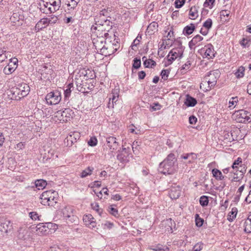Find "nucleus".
<instances>
[{
	"instance_id": "f257e3e1",
	"label": "nucleus",
	"mask_w": 251,
	"mask_h": 251,
	"mask_svg": "<svg viewBox=\"0 0 251 251\" xmlns=\"http://www.w3.org/2000/svg\"><path fill=\"white\" fill-rule=\"evenodd\" d=\"M176 161L175 154H169L159 164V171L163 174H173L176 171L175 164Z\"/></svg>"
},
{
	"instance_id": "f03ea898",
	"label": "nucleus",
	"mask_w": 251,
	"mask_h": 251,
	"mask_svg": "<svg viewBox=\"0 0 251 251\" xmlns=\"http://www.w3.org/2000/svg\"><path fill=\"white\" fill-rule=\"evenodd\" d=\"M57 193L50 190L44 192L40 196L41 203L44 205L53 206L57 202Z\"/></svg>"
},
{
	"instance_id": "7ed1b4c3",
	"label": "nucleus",
	"mask_w": 251,
	"mask_h": 251,
	"mask_svg": "<svg viewBox=\"0 0 251 251\" xmlns=\"http://www.w3.org/2000/svg\"><path fill=\"white\" fill-rule=\"evenodd\" d=\"M131 156V154L130 153V148L123 147L121 150L118 151L117 159L122 164H125L129 161V158Z\"/></svg>"
},
{
	"instance_id": "20e7f679",
	"label": "nucleus",
	"mask_w": 251,
	"mask_h": 251,
	"mask_svg": "<svg viewBox=\"0 0 251 251\" xmlns=\"http://www.w3.org/2000/svg\"><path fill=\"white\" fill-rule=\"evenodd\" d=\"M74 209L71 206H66L62 209L63 217L71 223H74L77 221V217L74 215Z\"/></svg>"
},
{
	"instance_id": "39448f33",
	"label": "nucleus",
	"mask_w": 251,
	"mask_h": 251,
	"mask_svg": "<svg viewBox=\"0 0 251 251\" xmlns=\"http://www.w3.org/2000/svg\"><path fill=\"white\" fill-rule=\"evenodd\" d=\"M45 99L49 104L55 105L60 102L61 97L58 91L51 92L46 95Z\"/></svg>"
},
{
	"instance_id": "423d86ee",
	"label": "nucleus",
	"mask_w": 251,
	"mask_h": 251,
	"mask_svg": "<svg viewBox=\"0 0 251 251\" xmlns=\"http://www.w3.org/2000/svg\"><path fill=\"white\" fill-rule=\"evenodd\" d=\"M105 47L102 50L100 53L105 56L113 54L117 50V45L116 44L105 43Z\"/></svg>"
},
{
	"instance_id": "0eeeda50",
	"label": "nucleus",
	"mask_w": 251,
	"mask_h": 251,
	"mask_svg": "<svg viewBox=\"0 0 251 251\" xmlns=\"http://www.w3.org/2000/svg\"><path fill=\"white\" fill-rule=\"evenodd\" d=\"M96 36V38L94 37L93 38V43L96 49L97 50V51L98 52L99 50H100L101 53L102 50L105 47V43H106L105 41L106 39H104V37H100L99 35Z\"/></svg>"
},
{
	"instance_id": "6e6552de",
	"label": "nucleus",
	"mask_w": 251,
	"mask_h": 251,
	"mask_svg": "<svg viewBox=\"0 0 251 251\" xmlns=\"http://www.w3.org/2000/svg\"><path fill=\"white\" fill-rule=\"evenodd\" d=\"M72 110L70 108H66L63 111L58 110L56 112V117L60 118V120L67 121L72 117Z\"/></svg>"
},
{
	"instance_id": "1a4fd4ad",
	"label": "nucleus",
	"mask_w": 251,
	"mask_h": 251,
	"mask_svg": "<svg viewBox=\"0 0 251 251\" xmlns=\"http://www.w3.org/2000/svg\"><path fill=\"white\" fill-rule=\"evenodd\" d=\"M106 145L111 152L116 150L120 145L117 138L114 136L106 138Z\"/></svg>"
},
{
	"instance_id": "9d476101",
	"label": "nucleus",
	"mask_w": 251,
	"mask_h": 251,
	"mask_svg": "<svg viewBox=\"0 0 251 251\" xmlns=\"http://www.w3.org/2000/svg\"><path fill=\"white\" fill-rule=\"evenodd\" d=\"M112 27V23L109 20H108L107 19L105 21L104 23H103V24L102 25H99V26H95L92 25L91 27V30L92 31L94 30H97L98 28H99V31H103L104 30L105 31H109V30L111 29Z\"/></svg>"
},
{
	"instance_id": "9b49d317",
	"label": "nucleus",
	"mask_w": 251,
	"mask_h": 251,
	"mask_svg": "<svg viewBox=\"0 0 251 251\" xmlns=\"http://www.w3.org/2000/svg\"><path fill=\"white\" fill-rule=\"evenodd\" d=\"M119 90L118 89H114L112 93L110 94L109 98V102L107 104V107L109 108L114 107V103L118 100L119 98Z\"/></svg>"
},
{
	"instance_id": "f8f14e48",
	"label": "nucleus",
	"mask_w": 251,
	"mask_h": 251,
	"mask_svg": "<svg viewBox=\"0 0 251 251\" xmlns=\"http://www.w3.org/2000/svg\"><path fill=\"white\" fill-rule=\"evenodd\" d=\"M201 50L204 52L205 57L208 59L215 57V52L213 46L210 44L205 46L203 49H201Z\"/></svg>"
},
{
	"instance_id": "ddd939ff",
	"label": "nucleus",
	"mask_w": 251,
	"mask_h": 251,
	"mask_svg": "<svg viewBox=\"0 0 251 251\" xmlns=\"http://www.w3.org/2000/svg\"><path fill=\"white\" fill-rule=\"evenodd\" d=\"M35 228V233L39 236L45 235L49 233L48 228L44 223H39L37 225Z\"/></svg>"
},
{
	"instance_id": "4468645a",
	"label": "nucleus",
	"mask_w": 251,
	"mask_h": 251,
	"mask_svg": "<svg viewBox=\"0 0 251 251\" xmlns=\"http://www.w3.org/2000/svg\"><path fill=\"white\" fill-rule=\"evenodd\" d=\"M181 195V188L179 186L172 187L169 191V196L172 199H176Z\"/></svg>"
},
{
	"instance_id": "2eb2a0df",
	"label": "nucleus",
	"mask_w": 251,
	"mask_h": 251,
	"mask_svg": "<svg viewBox=\"0 0 251 251\" xmlns=\"http://www.w3.org/2000/svg\"><path fill=\"white\" fill-rule=\"evenodd\" d=\"M17 86L18 87V89H19L20 91L21 97H23L24 98L28 94L30 91V87L27 84L22 83L18 84Z\"/></svg>"
},
{
	"instance_id": "dca6fc26",
	"label": "nucleus",
	"mask_w": 251,
	"mask_h": 251,
	"mask_svg": "<svg viewBox=\"0 0 251 251\" xmlns=\"http://www.w3.org/2000/svg\"><path fill=\"white\" fill-rule=\"evenodd\" d=\"M9 92L10 94L12 95L11 99L12 100H19L21 98H23V97L21 96L20 91L19 89H18V87L17 85L15 87H12L10 90Z\"/></svg>"
},
{
	"instance_id": "f3484780",
	"label": "nucleus",
	"mask_w": 251,
	"mask_h": 251,
	"mask_svg": "<svg viewBox=\"0 0 251 251\" xmlns=\"http://www.w3.org/2000/svg\"><path fill=\"white\" fill-rule=\"evenodd\" d=\"M49 2L50 5L52 6V7H49V11L50 13L54 12L59 10L61 5L60 0H50Z\"/></svg>"
},
{
	"instance_id": "a211bd4d",
	"label": "nucleus",
	"mask_w": 251,
	"mask_h": 251,
	"mask_svg": "<svg viewBox=\"0 0 251 251\" xmlns=\"http://www.w3.org/2000/svg\"><path fill=\"white\" fill-rule=\"evenodd\" d=\"M0 226L1 227V230L5 232H7L12 227V225L9 220L5 219L1 221Z\"/></svg>"
},
{
	"instance_id": "6ab92c4d",
	"label": "nucleus",
	"mask_w": 251,
	"mask_h": 251,
	"mask_svg": "<svg viewBox=\"0 0 251 251\" xmlns=\"http://www.w3.org/2000/svg\"><path fill=\"white\" fill-rule=\"evenodd\" d=\"M197 103V101L196 99L190 96L189 95L186 96L184 104L187 107H193L196 105Z\"/></svg>"
},
{
	"instance_id": "aec40b11",
	"label": "nucleus",
	"mask_w": 251,
	"mask_h": 251,
	"mask_svg": "<svg viewBox=\"0 0 251 251\" xmlns=\"http://www.w3.org/2000/svg\"><path fill=\"white\" fill-rule=\"evenodd\" d=\"M50 21L48 18H43L41 19L36 25L35 27L38 30L45 27L46 25L50 24Z\"/></svg>"
},
{
	"instance_id": "412c9836",
	"label": "nucleus",
	"mask_w": 251,
	"mask_h": 251,
	"mask_svg": "<svg viewBox=\"0 0 251 251\" xmlns=\"http://www.w3.org/2000/svg\"><path fill=\"white\" fill-rule=\"evenodd\" d=\"M169 54L176 59L178 57L181 58L183 55V51L181 49H173L170 51Z\"/></svg>"
},
{
	"instance_id": "4be33fe9",
	"label": "nucleus",
	"mask_w": 251,
	"mask_h": 251,
	"mask_svg": "<svg viewBox=\"0 0 251 251\" xmlns=\"http://www.w3.org/2000/svg\"><path fill=\"white\" fill-rule=\"evenodd\" d=\"M203 40V37L200 35H197L194 37L189 43V46L190 49H192L194 46L196 45L199 42Z\"/></svg>"
},
{
	"instance_id": "5701e85b",
	"label": "nucleus",
	"mask_w": 251,
	"mask_h": 251,
	"mask_svg": "<svg viewBox=\"0 0 251 251\" xmlns=\"http://www.w3.org/2000/svg\"><path fill=\"white\" fill-rule=\"evenodd\" d=\"M241 168V170H239L240 173L239 176H233L231 180L232 181L238 182L243 178L244 175L246 172V168L243 165H242V167Z\"/></svg>"
},
{
	"instance_id": "b1692460",
	"label": "nucleus",
	"mask_w": 251,
	"mask_h": 251,
	"mask_svg": "<svg viewBox=\"0 0 251 251\" xmlns=\"http://www.w3.org/2000/svg\"><path fill=\"white\" fill-rule=\"evenodd\" d=\"M210 75L211 76V78H209L207 81H206L205 83H207L208 85V89H207L206 90L208 91L210 90L212 88H213L216 84L217 83V79L216 77L214 76V74L210 73Z\"/></svg>"
},
{
	"instance_id": "393cba45",
	"label": "nucleus",
	"mask_w": 251,
	"mask_h": 251,
	"mask_svg": "<svg viewBox=\"0 0 251 251\" xmlns=\"http://www.w3.org/2000/svg\"><path fill=\"white\" fill-rule=\"evenodd\" d=\"M212 173L213 177L217 180H222L224 179V176L222 175V172L217 169H213L212 170Z\"/></svg>"
},
{
	"instance_id": "a878e982",
	"label": "nucleus",
	"mask_w": 251,
	"mask_h": 251,
	"mask_svg": "<svg viewBox=\"0 0 251 251\" xmlns=\"http://www.w3.org/2000/svg\"><path fill=\"white\" fill-rule=\"evenodd\" d=\"M249 112L245 111L244 110H240L237 111L236 113V120L237 122L239 123V120H244L245 117H246V115H249Z\"/></svg>"
},
{
	"instance_id": "bb28decb",
	"label": "nucleus",
	"mask_w": 251,
	"mask_h": 251,
	"mask_svg": "<svg viewBox=\"0 0 251 251\" xmlns=\"http://www.w3.org/2000/svg\"><path fill=\"white\" fill-rule=\"evenodd\" d=\"M195 26L194 24H191L189 25H187L183 29V33L184 34L186 35H190L191 34L193 31L195 29Z\"/></svg>"
},
{
	"instance_id": "cd10ccee",
	"label": "nucleus",
	"mask_w": 251,
	"mask_h": 251,
	"mask_svg": "<svg viewBox=\"0 0 251 251\" xmlns=\"http://www.w3.org/2000/svg\"><path fill=\"white\" fill-rule=\"evenodd\" d=\"M93 32V36H100V37H104V38H108L109 36V34L108 33V31H104L103 30V31H99V28L97 29V30H94L92 31Z\"/></svg>"
},
{
	"instance_id": "c85d7f7f",
	"label": "nucleus",
	"mask_w": 251,
	"mask_h": 251,
	"mask_svg": "<svg viewBox=\"0 0 251 251\" xmlns=\"http://www.w3.org/2000/svg\"><path fill=\"white\" fill-rule=\"evenodd\" d=\"M35 184L38 189H43L46 187L47 182L43 179H38L35 181Z\"/></svg>"
},
{
	"instance_id": "c756f323",
	"label": "nucleus",
	"mask_w": 251,
	"mask_h": 251,
	"mask_svg": "<svg viewBox=\"0 0 251 251\" xmlns=\"http://www.w3.org/2000/svg\"><path fill=\"white\" fill-rule=\"evenodd\" d=\"M93 170L94 168L93 167H88L81 172L80 175L81 177L83 178L91 175Z\"/></svg>"
},
{
	"instance_id": "7c9ffc66",
	"label": "nucleus",
	"mask_w": 251,
	"mask_h": 251,
	"mask_svg": "<svg viewBox=\"0 0 251 251\" xmlns=\"http://www.w3.org/2000/svg\"><path fill=\"white\" fill-rule=\"evenodd\" d=\"M245 231L246 232H251V218L248 217L244 223Z\"/></svg>"
},
{
	"instance_id": "2f4dec72",
	"label": "nucleus",
	"mask_w": 251,
	"mask_h": 251,
	"mask_svg": "<svg viewBox=\"0 0 251 251\" xmlns=\"http://www.w3.org/2000/svg\"><path fill=\"white\" fill-rule=\"evenodd\" d=\"M143 64L146 68H152L156 66V62L152 59H146L143 62Z\"/></svg>"
},
{
	"instance_id": "473e14b6",
	"label": "nucleus",
	"mask_w": 251,
	"mask_h": 251,
	"mask_svg": "<svg viewBox=\"0 0 251 251\" xmlns=\"http://www.w3.org/2000/svg\"><path fill=\"white\" fill-rule=\"evenodd\" d=\"M189 16L190 19H195L198 16L197 8L195 6L192 7L189 11Z\"/></svg>"
},
{
	"instance_id": "72a5a7b5",
	"label": "nucleus",
	"mask_w": 251,
	"mask_h": 251,
	"mask_svg": "<svg viewBox=\"0 0 251 251\" xmlns=\"http://www.w3.org/2000/svg\"><path fill=\"white\" fill-rule=\"evenodd\" d=\"M209 203L208 197L206 196H202L200 198V203L202 206L204 207L208 205Z\"/></svg>"
},
{
	"instance_id": "f704fd0d",
	"label": "nucleus",
	"mask_w": 251,
	"mask_h": 251,
	"mask_svg": "<svg viewBox=\"0 0 251 251\" xmlns=\"http://www.w3.org/2000/svg\"><path fill=\"white\" fill-rule=\"evenodd\" d=\"M242 159L241 157H238L236 159L232 164V168L233 169H236L238 168V166L240 167H242Z\"/></svg>"
},
{
	"instance_id": "c9c22d12",
	"label": "nucleus",
	"mask_w": 251,
	"mask_h": 251,
	"mask_svg": "<svg viewBox=\"0 0 251 251\" xmlns=\"http://www.w3.org/2000/svg\"><path fill=\"white\" fill-rule=\"evenodd\" d=\"M107 19L106 17H103V18L100 17V16H97L95 19L96 25L97 26L102 25L104 23L105 21Z\"/></svg>"
},
{
	"instance_id": "e433bc0d",
	"label": "nucleus",
	"mask_w": 251,
	"mask_h": 251,
	"mask_svg": "<svg viewBox=\"0 0 251 251\" xmlns=\"http://www.w3.org/2000/svg\"><path fill=\"white\" fill-rule=\"evenodd\" d=\"M141 38V35L138 34L132 44L131 48L132 50H136L137 49V46L139 44Z\"/></svg>"
},
{
	"instance_id": "4c0bfd02",
	"label": "nucleus",
	"mask_w": 251,
	"mask_h": 251,
	"mask_svg": "<svg viewBox=\"0 0 251 251\" xmlns=\"http://www.w3.org/2000/svg\"><path fill=\"white\" fill-rule=\"evenodd\" d=\"M237 213V210L236 208H232L231 211L230 212V215L228 216L227 220L229 222L233 221V219L236 218Z\"/></svg>"
},
{
	"instance_id": "58836bf2",
	"label": "nucleus",
	"mask_w": 251,
	"mask_h": 251,
	"mask_svg": "<svg viewBox=\"0 0 251 251\" xmlns=\"http://www.w3.org/2000/svg\"><path fill=\"white\" fill-rule=\"evenodd\" d=\"M244 71L245 69L243 67H240L238 69L235 73V75L237 78H241L243 77L244 75Z\"/></svg>"
},
{
	"instance_id": "ea45409f",
	"label": "nucleus",
	"mask_w": 251,
	"mask_h": 251,
	"mask_svg": "<svg viewBox=\"0 0 251 251\" xmlns=\"http://www.w3.org/2000/svg\"><path fill=\"white\" fill-rule=\"evenodd\" d=\"M46 226L48 228V231L49 233L51 231V230H55L57 228V225L55 224L49 222L44 223Z\"/></svg>"
},
{
	"instance_id": "a19ab883",
	"label": "nucleus",
	"mask_w": 251,
	"mask_h": 251,
	"mask_svg": "<svg viewBox=\"0 0 251 251\" xmlns=\"http://www.w3.org/2000/svg\"><path fill=\"white\" fill-rule=\"evenodd\" d=\"M113 206L110 205L108 207V211L112 215L115 217H118L119 216L118 211L116 208L113 207Z\"/></svg>"
},
{
	"instance_id": "79ce46f5",
	"label": "nucleus",
	"mask_w": 251,
	"mask_h": 251,
	"mask_svg": "<svg viewBox=\"0 0 251 251\" xmlns=\"http://www.w3.org/2000/svg\"><path fill=\"white\" fill-rule=\"evenodd\" d=\"M94 220V218L91 214L84 215L83 217V221L86 225H89L90 223Z\"/></svg>"
},
{
	"instance_id": "37998d69",
	"label": "nucleus",
	"mask_w": 251,
	"mask_h": 251,
	"mask_svg": "<svg viewBox=\"0 0 251 251\" xmlns=\"http://www.w3.org/2000/svg\"><path fill=\"white\" fill-rule=\"evenodd\" d=\"M79 0H69L67 4L68 7H71V8L75 9L76 7Z\"/></svg>"
},
{
	"instance_id": "c03bdc74",
	"label": "nucleus",
	"mask_w": 251,
	"mask_h": 251,
	"mask_svg": "<svg viewBox=\"0 0 251 251\" xmlns=\"http://www.w3.org/2000/svg\"><path fill=\"white\" fill-rule=\"evenodd\" d=\"M141 60L140 59H138L137 58H135L133 59V63L132 64V69H138L141 67Z\"/></svg>"
},
{
	"instance_id": "a18cd8bd",
	"label": "nucleus",
	"mask_w": 251,
	"mask_h": 251,
	"mask_svg": "<svg viewBox=\"0 0 251 251\" xmlns=\"http://www.w3.org/2000/svg\"><path fill=\"white\" fill-rule=\"evenodd\" d=\"M14 70H15L13 67L8 65L4 68L3 72L5 75H9L13 72Z\"/></svg>"
},
{
	"instance_id": "49530a36",
	"label": "nucleus",
	"mask_w": 251,
	"mask_h": 251,
	"mask_svg": "<svg viewBox=\"0 0 251 251\" xmlns=\"http://www.w3.org/2000/svg\"><path fill=\"white\" fill-rule=\"evenodd\" d=\"M212 25V21L211 19H208L203 24V26L209 30Z\"/></svg>"
},
{
	"instance_id": "de8ad7c7",
	"label": "nucleus",
	"mask_w": 251,
	"mask_h": 251,
	"mask_svg": "<svg viewBox=\"0 0 251 251\" xmlns=\"http://www.w3.org/2000/svg\"><path fill=\"white\" fill-rule=\"evenodd\" d=\"M169 73L170 71L168 70H163L161 72L160 75L162 79L167 80Z\"/></svg>"
},
{
	"instance_id": "09e8293b",
	"label": "nucleus",
	"mask_w": 251,
	"mask_h": 251,
	"mask_svg": "<svg viewBox=\"0 0 251 251\" xmlns=\"http://www.w3.org/2000/svg\"><path fill=\"white\" fill-rule=\"evenodd\" d=\"M185 2V0H176L175 2V7L176 8H179L183 5Z\"/></svg>"
},
{
	"instance_id": "8fccbe9b",
	"label": "nucleus",
	"mask_w": 251,
	"mask_h": 251,
	"mask_svg": "<svg viewBox=\"0 0 251 251\" xmlns=\"http://www.w3.org/2000/svg\"><path fill=\"white\" fill-rule=\"evenodd\" d=\"M197 157L198 156L197 154L193 152L190 153V157L189 158L188 163H193L194 161L197 159Z\"/></svg>"
},
{
	"instance_id": "3c124183",
	"label": "nucleus",
	"mask_w": 251,
	"mask_h": 251,
	"mask_svg": "<svg viewBox=\"0 0 251 251\" xmlns=\"http://www.w3.org/2000/svg\"><path fill=\"white\" fill-rule=\"evenodd\" d=\"M157 26V24L155 22H153L149 25L148 27L147 30L149 31L148 32H149L150 30L153 31L156 29V27Z\"/></svg>"
},
{
	"instance_id": "603ef678",
	"label": "nucleus",
	"mask_w": 251,
	"mask_h": 251,
	"mask_svg": "<svg viewBox=\"0 0 251 251\" xmlns=\"http://www.w3.org/2000/svg\"><path fill=\"white\" fill-rule=\"evenodd\" d=\"M71 92L72 90L70 89V88H66V89L64 90V98L65 100H69Z\"/></svg>"
},
{
	"instance_id": "864d4df0",
	"label": "nucleus",
	"mask_w": 251,
	"mask_h": 251,
	"mask_svg": "<svg viewBox=\"0 0 251 251\" xmlns=\"http://www.w3.org/2000/svg\"><path fill=\"white\" fill-rule=\"evenodd\" d=\"M190 65L191 63L189 61H187L186 63H185L180 69L181 73H184V71H183V70H188L189 69Z\"/></svg>"
},
{
	"instance_id": "5fc2aeb1",
	"label": "nucleus",
	"mask_w": 251,
	"mask_h": 251,
	"mask_svg": "<svg viewBox=\"0 0 251 251\" xmlns=\"http://www.w3.org/2000/svg\"><path fill=\"white\" fill-rule=\"evenodd\" d=\"M29 215L30 218L32 220H36L38 219V220H40L39 216L36 212H30L29 213Z\"/></svg>"
},
{
	"instance_id": "6e6d98bb",
	"label": "nucleus",
	"mask_w": 251,
	"mask_h": 251,
	"mask_svg": "<svg viewBox=\"0 0 251 251\" xmlns=\"http://www.w3.org/2000/svg\"><path fill=\"white\" fill-rule=\"evenodd\" d=\"M69 7L65 10V16H69V15L71 16L75 15V12L74 11L75 9L71 8V7Z\"/></svg>"
},
{
	"instance_id": "4d7b16f0",
	"label": "nucleus",
	"mask_w": 251,
	"mask_h": 251,
	"mask_svg": "<svg viewBox=\"0 0 251 251\" xmlns=\"http://www.w3.org/2000/svg\"><path fill=\"white\" fill-rule=\"evenodd\" d=\"M238 101V98L237 97H232L229 101L228 107H232V106H233V105L235 103H237Z\"/></svg>"
},
{
	"instance_id": "13d9d810",
	"label": "nucleus",
	"mask_w": 251,
	"mask_h": 251,
	"mask_svg": "<svg viewBox=\"0 0 251 251\" xmlns=\"http://www.w3.org/2000/svg\"><path fill=\"white\" fill-rule=\"evenodd\" d=\"M198 217H199V215L196 214V224L197 226H201L203 224V220L201 218L198 219L197 218Z\"/></svg>"
},
{
	"instance_id": "bf43d9fd",
	"label": "nucleus",
	"mask_w": 251,
	"mask_h": 251,
	"mask_svg": "<svg viewBox=\"0 0 251 251\" xmlns=\"http://www.w3.org/2000/svg\"><path fill=\"white\" fill-rule=\"evenodd\" d=\"M197 122V118L193 115L189 117V122L191 125H195Z\"/></svg>"
},
{
	"instance_id": "052dcab7",
	"label": "nucleus",
	"mask_w": 251,
	"mask_h": 251,
	"mask_svg": "<svg viewBox=\"0 0 251 251\" xmlns=\"http://www.w3.org/2000/svg\"><path fill=\"white\" fill-rule=\"evenodd\" d=\"M167 59L168 63L167 65H166V66L171 65L173 63V62L176 59V58H175L173 56H171V55H170V54L169 53L168 55H167Z\"/></svg>"
},
{
	"instance_id": "680f3d73",
	"label": "nucleus",
	"mask_w": 251,
	"mask_h": 251,
	"mask_svg": "<svg viewBox=\"0 0 251 251\" xmlns=\"http://www.w3.org/2000/svg\"><path fill=\"white\" fill-rule=\"evenodd\" d=\"M97 144V140L96 138H91L88 142V144L91 147L95 146Z\"/></svg>"
},
{
	"instance_id": "e2e57ef3",
	"label": "nucleus",
	"mask_w": 251,
	"mask_h": 251,
	"mask_svg": "<svg viewBox=\"0 0 251 251\" xmlns=\"http://www.w3.org/2000/svg\"><path fill=\"white\" fill-rule=\"evenodd\" d=\"M109 13L107 10L104 9L100 11L99 15L98 16H100V17L103 18V17H107Z\"/></svg>"
},
{
	"instance_id": "0e129e2a",
	"label": "nucleus",
	"mask_w": 251,
	"mask_h": 251,
	"mask_svg": "<svg viewBox=\"0 0 251 251\" xmlns=\"http://www.w3.org/2000/svg\"><path fill=\"white\" fill-rule=\"evenodd\" d=\"M230 13V12L228 10H222V11H220V14L221 16L228 17Z\"/></svg>"
},
{
	"instance_id": "69168bd1",
	"label": "nucleus",
	"mask_w": 251,
	"mask_h": 251,
	"mask_svg": "<svg viewBox=\"0 0 251 251\" xmlns=\"http://www.w3.org/2000/svg\"><path fill=\"white\" fill-rule=\"evenodd\" d=\"M239 123H245L246 122L250 123L251 121V119L249 117V115H246V117H245L244 120H239Z\"/></svg>"
},
{
	"instance_id": "338daca9",
	"label": "nucleus",
	"mask_w": 251,
	"mask_h": 251,
	"mask_svg": "<svg viewBox=\"0 0 251 251\" xmlns=\"http://www.w3.org/2000/svg\"><path fill=\"white\" fill-rule=\"evenodd\" d=\"M146 73L143 71H141L138 72V78L139 79H144L146 76Z\"/></svg>"
},
{
	"instance_id": "774afa93",
	"label": "nucleus",
	"mask_w": 251,
	"mask_h": 251,
	"mask_svg": "<svg viewBox=\"0 0 251 251\" xmlns=\"http://www.w3.org/2000/svg\"><path fill=\"white\" fill-rule=\"evenodd\" d=\"M151 108L153 111H156L157 110H159L161 108V105L158 103H153V105L151 106Z\"/></svg>"
}]
</instances>
